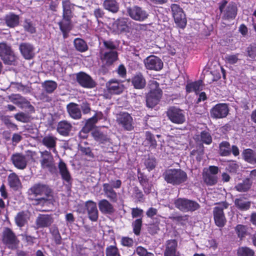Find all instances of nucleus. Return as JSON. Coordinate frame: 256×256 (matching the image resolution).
Instances as JSON below:
<instances>
[{"label": "nucleus", "instance_id": "f257e3e1", "mask_svg": "<svg viewBox=\"0 0 256 256\" xmlns=\"http://www.w3.org/2000/svg\"><path fill=\"white\" fill-rule=\"evenodd\" d=\"M162 176L168 184L174 186L180 185L185 182L188 180L186 173L180 168L167 170L164 172Z\"/></svg>", "mask_w": 256, "mask_h": 256}, {"label": "nucleus", "instance_id": "f03ea898", "mask_svg": "<svg viewBox=\"0 0 256 256\" xmlns=\"http://www.w3.org/2000/svg\"><path fill=\"white\" fill-rule=\"evenodd\" d=\"M174 204L178 209L182 212H194L200 207L197 202L185 198H178L176 200Z\"/></svg>", "mask_w": 256, "mask_h": 256}, {"label": "nucleus", "instance_id": "7ed1b4c3", "mask_svg": "<svg viewBox=\"0 0 256 256\" xmlns=\"http://www.w3.org/2000/svg\"><path fill=\"white\" fill-rule=\"evenodd\" d=\"M0 57L6 64H14L16 57L12 50L10 46L6 44L0 43Z\"/></svg>", "mask_w": 256, "mask_h": 256}, {"label": "nucleus", "instance_id": "20e7f679", "mask_svg": "<svg viewBox=\"0 0 256 256\" xmlns=\"http://www.w3.org/2000/svg\"><path fill=\"white\" fill-rule=\"evenodd\" d=\"M40 154L42 159L40 163L42 168L50 172H54L56 168L54 158L51 153L48 150H44L40 152Z\"/></svg>", "mask_w": 256, "mask_h": 256}, {"label": "nucleus", "instance_id": "39448f33", "mask_svg": "<svg viewBox=\"0 0 256 256\" xmlns=\"http://www.w3.org/2000/svg\"><path fill=\"white\" fill-rule=\"evenodd\" d=\"M29 194L35 196H45L54 195L52 190L46 184L38 183L32 186L28 190Z\"/></svg>", "mask_w": 256, "mask_h": 256}, {"label": "nucleus", "instance_id": "423d86ee", "mask_svg": "<svg viewBox=\"0 0 256 256\" xmlns=\"http://www.w3.org/2000/svg\"><path fill=\"white\" fill-rule=\"evenodd\" d=\"M118 124L124 130L130 131L134 128V120L132 116L126 112H121L117 115Z\"/></svg>", "mask_w": 256, "mask_h": 256}, {"label": "nucleus", "instance_id": "0eeeda50", "mask_svg": "<svg viewBox=\"0 0 256 256\" xmlns=\"http://www.w3.org/2000/svg\"><path fill=\"white\" fill-rule=\"evenodd\" d=\"M171 9L176 24L180 28H184L186 24V20L182 8L176 4H172Z\"/></svg>", "mask_w": 256, "mask_h": 256}, {"label": "nucleus", "instance_id": "6e6552de", "mask_svg": "<svg viewBox=\"0 0 256 256\" xmlns=\"http://www.w3.org/2000/svg\"><path fill=\"white\" fill-rule=\"evenodd\" d=\"M167 116L172 122L176 124H182L186 120L184 112L174 106L171 107L168 110Z\"/></svg>", "mask_w": 256, "mask_h": 256}, {"label": "nucleus", "instance_id": "1a4fd4ad", "mask_svg": "<svg viewBox=\"0 0 256 256\" xmlns=\"http://www.w3.org/2000/svg\"><path fill=\"white\" fill-rule=\"evenodd\" d=\"M127 12L132 19L139 22L144 20L148 16L147 11L136 6L128 8Z\"/></svg>", "mask_w": 256, "mask_h": 256}, {"label": "nucleus", "instance_id": "9d476101", "mask_svg": "<svg viewBox=\"0 0 256 256\" xmlns=\"http://www.w3.org/2000/svg\"><path fill=\"white\" fill-rule=\"evenodd\" d=\"M144 66L147 70L159 71L163 68L162 60L158 56L151 55L144 60Z\"/></svg>", "mask_w": 256, "mask_h": 256}, {"label": "nucleus", "instance_id": "9b49d317", "mask_svg": "<svg viewBox=\"0 0 256 256\" xmlns=\"http://www.w3.org/2000/svg\"><path fill=\"white\" fill-rule=\"evenodd\" d=\"M2 242L9 248H15L18 244V240L14 232L8 228L4 229L2 233Z\"/></svg>", "mask_w": 256, "mask_h": 256}, {"label": "nucleus", "instance_id": "f8f14e48", "mask_svg": "<svg viewBox=\"0 0 256 256\" xmlns=\"http://www.w3.org/2000/svg\"><path fill=\"white\" fill-rule=\"evenodd\" d=\"M76 81L84 88H93L96 85L92 78L84 72H80L76 74Z\"/></svg>", "mask_w": 256, "mask_h": 256}, {"label": "nucleus", "instance_id": "ddd939ff", "mask_svg": "<svg viewBox=\"0 0 256 256\" xmlns=\"http://www.w3.org/2000/svg\"><path fill=\"white\" fill-rule=\"evenodd\" d=\"M54 222L51 214H39L36 218L35 224L36 228H42L49 227Z\"/></svg>", "mask_w": 256, "mask_h": 256}, {"label": "nucleus", "instance_id": "4468645a", "mask_svg": "<svg viewBox=\"0 0 256 256\" xmlns=\"http://www.w3.org/2000/svg\"><path fill=\"white\" fill-rule=\"evenodd\" d=\"M10 160L14 166L18 169L24 170L26 166V156L21 153L14 154L10 157Z\"/></svg>", "mask_w": 256, "mask_h": 256}, {"label": "nucleus", "instance_id": "2eb2a0df", "mask_svg": "<svg viewBox=\"0 0 256 256\" xmlns=\"http://www.w3.org/2000/svg\"><path fill=\"white\" fill-rule=\"evenodd\" d=\"M19 50L23 57L26 60L32 59L34 56V48L28 42H22L19 46Z\"/></svg>", "mask_w": 256, "mask_h": 256}, {"label": "nucleus", "instance_id": "dca6fc26", "mask_svg": "<svg viewBox=\"0 0 256 256\" xmlns=\"http://www.w3.org/2000/svg\"><path fill=\"white\" fill-rule=\"evenodd\" d=\"M66 108L69 116L72 118L77 120L82 118V111L78 104L70 102L67 104Z\"/></svg>", "mask_w": 256, "mask_h": 256}, {"label": "nucleus", "instance_id": "f3484780", "mask_svg": "<svg viewBox=\"0 0 256 256\" xmlns=\"http://www.w3.org/2000/svg\"><path fill=\"white\" fill-rule=\"evenodd\" d=\"M118 54L116 50L102 52L100 58L104 64L107 66L112 65L118 60Z\"/></svg>", "mask_w": 256, "mask_h": 256}, {"label": "nucleus", "instance_id": "a211bd4d", "mask_svg": "<svg viewBox=\"0 0 256 256\" xmlns=\"http://www.w3.org/2000/svg\"><path fill=\"white\" fill-rule=\"evenodd\" d=\"M85 207L89 218L93 222L96 221L98 218V212L96 203L92 200H88L85 204Z\"/></svg>", "mask_w": 256, "mask_h": 256}, {"label": "nucleus", "instance_id": "6ab92c4d", "mask_svg": "<svg viewBox=\"0 0 256 256\" xmlns=\"http://www.w3.org/2000/svg\"><path fill=\"white\" fill-rule=\"evenodd\" d=\"M54 202L55 200L54 195H49L34 199L33 201L32 204L34 206L48 207L50 206H54Z\"/></svg>", "mask_w": 256, "mask_h": 256}, {"label": "nucleus", "instance_id": "aec40b11", "mask_svg": "<svg viewBox=\"0 0 256 256\" xmlns=\"http://www.w3.org/2000/svg\"><path fill=\"white\" fill-rule=\"evenodd\" d=\"M128 20L126 18H120L116 20L113 24L114 30L118 34L126 32L128 30Z\"/></svg>", "mask_w": 256, "mask_h": 256}, {"label": "nucleus", "instance_id": "412c9836", "mask_svg": "<svg viewBox=\"0 0 256 256\" xmlns=\"http://www.w3.org/2000/svg\"><path fill=\"white\" fill-rule=\"evenodd\" d=\"M224 206H218L214 208V216L216 224L219 227L224 226Z\"/></svg>", "mask_w": 256, "mask_h": 256}, {"label": "nucleus", "instance_id": "4be33fe9", "mask_svg": "<svg viewBox=\"0 0 256 256\" xmlns=\"http://www.w3.org/2000/svg\"><path fill=\"white\" fill-rule=\"evenodd\" d=\"M6 25L10 28H14L18 26L20 16L13 12H10L4 16V18Z\"/></svg>", "mask_w": 256, "mask_h": 256}, {"label": "nucleus", "instance_id": "5701e85b", "mask_svg": "<svg viewBox=\"0 0 256 256\" xmlns=\"http://www.w3.org/2000/svg\"><path fill=\"white\" fill-rule=\"evenodd\" d=\"M109 92L113 94H120L124 90L123 85L117 80H112L106 84Z\"/></svg>", "mask_w": 256, "mask_h": 256}, {"label": "nucleus", "instance_id": "b1692460", "mask_svg": "<svg viewBox=\"0 0 256 256\" xmlns=\"http://www.w3.org/2000/svg\"><path fill=\"white\" fill-rule=\"evenodd\" d=\"M72 129V124L67 120L60 121L57 126V132L64 136H67Z\"/></svg>", "mask_w": 256, "mask_h": 256}, {"label": "nucleus", "instance_id": "393cba45", "mask_svg": "<svg viewBox=\"0 0 256 256\" xmlns=\"http://www.w3.org/2000/svg\"><path fill=\"white\" fill-rule=\"evenodd\" d=\"M98 206L100 210L104 214H111L115 212L113 206L106 199L100 200Z\"/></svg>", "mask_w": 256, "mask_h": 256}, {"label": "nucleus", "instance_id": "a878e982", "mask_svg": "<svg viewBox=\"0 0 256 256\" xmlns=\"http://www.w3.org/2000/svg\"><path fill=\"white\" fill-rule=\"evenodd\" d=\"M57 138L52 135H48L45 136L42 140V142L45 146L52 151L56 153V144Z\"/></svg>", "mask_w": 256, "mask_h": 256}, {"label": "nucleus", "instance_id": "bb28decb", "mask_svg": "<svg viewBox=\"0 0 256 256\" xmlns=\"http://www.w3.org/2000/svg\"><path fill=\"white\" fill-rule=\"evenodd\" d=\"M58 167L62 180L68 184L72 182L70 174L66 164L62 160H60Z\"/></svg>", "mask_w": 256, "mask_h": 256}, {"label": "nucleus", "instance_id": "cd10ccee", "mask_svg": "<svg viewBox=\"0 0 256 256\" xmlns=\"http://www.w3.org/2000/svg\"><path fill=\"white\" fill-rule=\"evenodd\" d=\"M162 96V93H160V92H156V93H154V92H149L146 96V106L148 108H154Z\"/></svg>", "mask_w": 256, "mask_h": 256}, {"label": "nucleus", "instance_id": "c85d7f7f", "mask_svg": "<svg viewBox=\"0 0 256 256\" xmlns=\"http://www.w3.org/2000/svg\"><path fill=\"white\" fill-rule=\"evenodd\" d=\"M132 82L136 89H142L146 85V80L141 73L134 75L132 78Z\"/></svg>", "mask_w": 256, "mask_h": 256}, {"label": "nucleus", "instance_id": "c756f323", "mask_svg": "<svg viewBox=\"0 0 256 256\" xmlns=\"http://www.w3.org/2000/svg\"><path fill=\"white\" fill-rule=\"evenodd\" d=\"M30 218L27 211H22L17 214L14 218L16 224L20 228L23 227L28 222Z\"/></svg>", "mask_w": 256, "mask_h": 256}, {"label": "nucleus", "instance_id": "7c9ffc66", "mask_svg": "<svg viewBox=\"0 0 256 256\" xmlns=\"http://www.w3.org/2000/svg\"><path fill=\"white\" fill-rule=\"evenodd\" d=\"M102 6L105 10L113 14L116 13L120 8L119 4L116 0H104Z\"/></svg>", "mask_w": 256, "mask_h": 256}, {"label": "nucleus", "instance_id": "2f4dec72", "mask_svg": "<svg viewBox=\"0 0 256 256\" xmlns=\"http://www.w3.org/2000/svg\"><path fill=\"white\" fill-rule=\"evenodd\" d=\"M103 190L106 196L112 202H116L118 200V196L116 192L114 190L110 184L108 183L104 184L102 185Z\"/></svg>", "mask_w": 256, "mask_h": 256}, {"label": "nucleus", "instance_id": "473e14b6", "mask_svg": "<svg viewBox=\"0 0 256 256\" xmlns=\"http://www.w3.org/2000/svg\"><path fill=\"white\" fill-rule=\"evenodd\" d=\"M242 155L245 161L256 166V156L252 150L248 148L244 150Z\"/></svg>", "mask_w": 256, "mask_h": 256}, {"label": "nucleus", "instance_id": "72a5a7b5", "mask_svg": "<svg viewBox=\"0 0 256 256\" xmlns=\"http://www.w3.org/2000/svg\"><path fill=\"white\" fill-rule=\"evenodd\" d=\"M211 116L214 118H219L224 117V104H219L214 107L210 111Z\"/></svg>", "mask_w": 256, "mask_h": 256}, {"label": "nucleus", "instance_id": "f704fd0d", "mask_svg": "<svg viewBox=\"0 0 256 256\" xmlns=\"http://www.w3.org/2000/svg\"><path fill=\"white\" fill-rule=\"evenodd\" d=\"M44 90L48 94H52L57 88V83L54 80H46L42 84Z\"/></svg>", "mask_w": 256, "mask_h": 256}, {"label": "nucleus", "instance_id": "c9c22d12", "mask_svg": "<svg viewBox=\"0 0 256 256\" xmlns=\"http://www.w3.org/2000/svg\"><path fill=\"white\" fill-rule=\"evenodd\" d=\"M202 178L204 182L210 186L216 184L218 180L216 176L212 175L210 172H206L205 170H204Z\"/></svg>", "mask_w": 256, "mask_h": 256}, {"label": "nucleus", "instance_id": "e433bc0d", "mask_svg": "<svg viewBox=\"0 0 256 256\" xmlns=\"http://www.w3.org/2000/svg\"><path fill=\"white\" fill-rule=\"evenodd\" d=\"M60 29L63 33L64 37L66 38L68 32L72 28L71 20L62 19V21L58 22Z\"/></svg>", "mask_w": 256, "mask_h": 256}, {"label": "nucleus", "instance_id": "4c0bfd02", "mask_svg": "<svg viewBox=\"0 0 256 256\" xmlns=\"http://www.w3.org/2000/svg\"><path fill=\"white\" fill-rule=\"evenodd\" d=\"M202 80H200L197 82L188 83L186 86V90L188 92H194L196 93L202 90Z\"/></svg>", "mask_w": 256, "mask_h": 256}, {"label": "nucleus", "instance_id": "58836bf2", "mask_svg": "<svg viewBox=\"0 0 256 256\" xmlns=\"http://www.w3.org/2000/svg\"><path fill=\"white\" fill-rule=\"evenodd\" d=\"M237 8L235 4H230L226 8L225 12V19H234L236 15Z\"/></svg>", "mask_w": 256, "mask_h": 256}, {"label": "nucleus", "instance_id": "ea45409f", "mask_svg": "<svg viewBox=\"0 0 256 256\" xmlns=\"http://www.w3.org/2000/svg\"><path fill=\"white\" fill-rule=\"evenodd\" d=\"M74 44L76 49L80 52H86L88 49L86 43L82 38H76L74 40Z\"/></svg>", "mask_w": 256, "mask_h": 256}, {"label": "nucleus", "instance_id": "a19ab883", "mask_svg": "<svg viewBox=\"0 0 256 256\" xmlns=\"http://www.w3.org/2000/svg\"><path fill=\"white\" fill-rule=\"evenodd\" d=\"M8 182L10 186L12 188H18L20 185V180L18 176L14 173L9 175Z\"/></svg>", "mask_w": 256, "mask_h": 256}, {"label": "nucleus", "instance_id": "79ce46f5", "mask_svg": "<svg viewBox=\"0 0 256 256\" xmlns=\"http://www.w3.org/2000/svg\"><path fill=\"white\" fill-rule=\"evenodd\" d=\"M251 186L249 179L244 180L242 182L238 184L235 187L236 189L240 192H244L248 190Z\"/></svg>", "mask_w": 256, "mask_h": 256}, {"label": "nucleus", "instance_id": "37998d69", "mask_svg": "<svg viewBox=\"0 0 256 256\" xmlns=\"http://www.w3.org/2000/svg\"><path fill=\"white\" fill-rule=\"evenodd\" d=\"M8 100L15 104L20 106L25 98L19 94H12L8 96Z\"/></svg>", "mask_w": 256, "mask_h": 256}, {"label": "nucleus", "instance_id": "c03bdc74", "mask_svg": "<svg viewBox=\"0 0 256 256\" xmlns=\"http://www.w3.org/2000/svg\"><path fill=\"white\" fill-rule=\"evenodd\" d=\"M23 27L24 30L30 34L35 33L36 32V28L34 24L29 19H26L24 20L23 23Z\"/></svg>", "mask_w": 256, "mask_h": 256}, {"label": "nucleus", "instance_id": "a18cd8bd", "mask_svg": "<svg viewBox=\"0 0 256 256\" xmlns=\"http://www.w3.org/2000/svg\"><path fill=\"white\" fill-rule=\"evenodd\" d=\"M231 152L234 156L239 154V150L236 146H232L230 148V144L228 142H225V156L229 155Z\"/></svg>", "mask_w": 256, "mask_h": 256}, {"label": "nucleus", "instance_id": "49530a36", "mask_svg": "<svg viewBox=\"0 0 256 256\" xmlns=\"http://www.w3.org/2000/svg\"><path fill=\"white\" fill-rule=\"evenodd\" d=\"M254 252L248 247H240L238 250V256H254Z\"/></svg>", "mask_w": 256, "mask_h": 256}, {"label": "nucleus", "instance_id": "de8ad7c7", "mask_svg": "<svg viewBox=\"0 0 256 256\" xmlns=\"http://www.w3.org/2000/svg\"><path fill=\"white\" fill-rule=\"evenodd\" d=\"M93 136L96 141L102 143L106 142L110 140V138L106 135L99 131L94 132Z\"/></svg>", "mask_w": 256, "mask_h": 256}, {"label": "nucleus", "instance_id": "09e8293b", "mask_svg": "<svg viewBox=\"0 0 256 256\" xmlns=\"http://www.w3.org/2000/svg\"><path fill=\"white\" fill-rule=\"evenodd\" d=\"M235 204L241 210H247L250 208V203L242 199H236Z\"/></svg>", "mask_w": 256, "mask_h": 256}, {"label": "nucleus", "instance_id": "8fccbe9b", "mask_svg": "<svg viewBox=\"0 0 256 256\" xmlns=\"http://www.w3.org/2000/svg\"><path fill=\"white\" fill-rule=\"evenodd\" d=\"M96 122L97 120L94 116L90 118L88 120L84 126L83 128V130L86 132H89L94 127Z\"/></svg>", "mask_w": 256, "mask_h": 256}, {"label": "nucleus", "instance_id": "3c124183", "mask_svg": "<svg viewBox=\"0 0 256 256\" xmlns=\"http://www.w3.org/2000/svg\"><path fill=\"white\" fill-rule=\"evenodd\" d=\"M220 74H214L212 72H208L204 76V79L208 83H211L213 81H216L220 79Z\"/></svg>", "mask_w": 256, "mask_h": 256}, {"label": "nucleus", "instance_id": "603ef678", "mask_svg": "<svg viewBox=\"0 0 256 256\" xmlns=\"http://www.w3.org/2000/svg\"><path fill=\"white\" fill-rule=\"evenodd\" d=\"M11 86H14V88L22 92L24 94H28L30 92V90L28 87L24 86L21 84L12 82Z\"/></svg>", "mask_w": 256, "mask_h": 256}, {"label": "nucleus", "instance_id": "864d4df0", "mask_svg": "<svg viewBox=\"0 0 256 256\" xmlns=\"http://www.w3.org/2000/svg\"><path fill=\"white\" fill-rule=\"evenodd\" d=\"M133 231L135 234L138 236L140 234L142 225V219L138 218L135 220L132 223Z\"/></svg>", "mask_w": 256, "mask_h": 256}, {"label": "nucleus", "instance_id": "5fc2aeb1", "mask_svg": "<svg viewBox=\"0 0 256 256\" xmlns=\"http://www.w3.org/2000/svg\"><path fill=\"white\" fill-rule=\"evenodd\" d=\"M148 86L150 89V92L156 93V92H160V93H162V90L159 88V84L156 81L154 80H150Z\"/></svg>", "mask_w": 256, "mask_h": 256}, {"label": "nucleus", "instance_id": "6e6d98bb", "mask_svg": "<svg viewBox=\"0 0 256 256\" xmlns=\"http://www.w3.org/2000/svg\"><path fill=\"white\" fill-rule=\"evenodd\" d=\"M106 256H120L118 248L113 246L108 247L106 249Z\"/></svg>", "mask_w": 256, "mask_h": 256}, {"label": "nucleus", "instance_id": "4d7b16f0", "mask_svg": "<svg viewBox=\"0 0 256 256\" xmlns=\"http://www.w3.org/2000/svg\"><path fill=\"white\" fill-rule=\"evenodd\" d=\"M236 230L238 236L242 238L245 236L246 233V226L242 224H238L236 228Z\"/></svg>", "mask_w": 256, "mask_h": 256}, {"label": "nucleus", "instance_id": "13d9d810", "mask_svg": "<svg viewBox=\"0 0 256 256\" xmlns=\"http://www.w3.org/2000/svg\"><path fill=\"white\" fill-rule=\"evenodd\" d=\"M200 137L201 140L206 144H210L212 141V137L208 132L205 131L202 132H201Z\"/></svg>", "mask_w": 256, "mask_h": 256}, {"label": "nucleus", "instance_id": "bf43d9fd", "mask_svg": "<svg viewBox=\"0 0 256 256\" xmlns=\"http://www.w3.org/2000/svg\"><path fill=\"white\" fill-rule=\"evenodd\" d=\"M15 118L22 122H27L29 120V117L24 112H20L14 115Z\"/></svg>", "mask_w": 256, "mask_h": 256}, {"label": "nucleus", "instance_id": "052dcab7", "mask_svg": "<svg viewBox=\"0 0 256 256\" xmlns=\"http://www.w3.org/2000/svg\"><path fill=\"white\" fill-rule=\"evenodd\" d=\"M146 140L148 142L151 146L156 148L157 144L154 136L151 133L147 132L146 133Z\"/></svg>", "mask_w": 256, "mask_h": 256}, {"label": "nucleus", "instance_id": "680f3d73", "mask_svg": "<svg viewBox=\"0 0 256 256\" xmlns=\"http://www.w3.org/2000/svg\"><path fill=\"white\" fill-rule=\"evenodd\" d=\"M145 165L148 170L154 168L156 165V160L154 158H148L145 162Z\"/></svg>", "mask_w": 256, "mask_h": 256}, {"label": "nucleus", "instance_id": "e2e57ef3", "mask_svg": "<svg viewBox=\"0 0 256 256\" xmlns=\"http://www.w3.org/2000/svg\"><path fill=\"white\" fill-rule=\"evenodd\" d=\"M226 166V168L230 172H236L238 168V165L234 161H228Z\"/></svg>", "mask_w": 256, "mask_h": 256}, {"label": "nucleus", "instance_id": "0e129e2a", "mask_svg": "<svg viewBox=\"0 0 256 256\" xmlns=\"http://www.w3.org/2000/svg\"><path fill=\"white\" fill-rule=\"evenodd\" d=\"M47 4L48 5V6L49 10L54 12L57 11V8L58 6V2L48 0L47 2Z\"/></svg>", "mask_w": 256, "mask_h": 256}, {"label": "nucleus", "instance_id": "69168bd1", "mask_svg": "<svg viewBox=\"0 0 256 256\" xmlns=\"http://www.w3.org/2000/svg\"><path fill=\"white\" fill-rule=\"evenodd\" d=\"M121 244L124 246L130 247L134 244V240L128 237H123L121 239Z\"/></svg>", "mask_w": 256, "mask_h": 256}, {"label": "nucleus", "instance_id": "338daca9", "mask_svg": "<svg viewBox=\"0 0 256 256\" xmlns=\"http://www.w3.org/2000/svg\"><path fill=\"white\" fill-rule=\"evenodd\" d=\"M134 194L135 198L139 202H142L144 200V194L138 188H134Z\"/></svg>", "mask_w": 256, "mask_h": 256}, {"label": "nucleus", "instance_id": "774afa93", "mask_svg": "<svg viewBox=\"0 0 256 256\" xmlns=\"http://www.w3.org/2000/svg\"><path fill=\"white\" fill-rule=\"evenodd\" d=\"M248 56L250 58H254L256 56V46L250 45L247 48Z\"/></svg>", "mask_w": 256, "mask_h": 256}]
</instances>
